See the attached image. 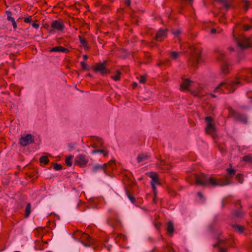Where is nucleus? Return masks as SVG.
Here are the masks:
<instances>
[{
  "instance_id": "63",
  "label": "nucleus",
  "mask_w": 252,
  "mask_h": 252,
  "mask_svg": "<svg viewBox=\"0 0 252 252\" xmlns=\"http://www.w3.org/2000/svg\"><path fill=\"white\" fill-rule=\"evenodd\" d=\"M155 225L157 229H159V227L160 226V223L158 222H157L155 223Z\"/></svg>"
},
{
  "instance_id": "9",
  "label": "nucleus",
  "mask_w": 252,
  "mask_h": 252,
  "mask_svg": "<svg viewBox=\"0 0 252 252\" xmlns=\"http://www.w3.org/2000/svg\"><path fill=\"white\" fill-rule=\"evenodd\" d=\"M194 179L196 183L198 185L206 187L208 185V177L203 173L199 175L195 174Z\"/></svg>"
},
{
  "instance_id": "38",
  "label": "nucleus",
  "mask_w": 252,
  "mask_h": 252,
  "mask_svg": "<svg viewBox=\"0 0 252 252\" xmlns=\"http://www.w3.org/2000/svg\"><path fill=\"white\" fill-rule=\"evenodd\" d=\"M184 56V52L174 51V61Z\"/></svg>"
},
{
  "instance_id": "32",
  "label": "nucleus",
  "mask_w": 252,
  "mask_h": 252,
  "mask_svg": "<svg viewBox=\"0 0 252 252\" xmlns=\"http://www.w3.org/2000/svg\"><path fill=\"white\" fill-rule=\"evenodd\" d=\"M233 215L236 218H242L244 216V213L239 210H234L233 211Z\"/></svg>"
},
{
  "instance_id": "41",
  "label": "nucleus",
  "mask_w": 252,
  "mask_h": 252,
  "mask_svg": "<svg viewBox=\"0 0 252 252\" xmlns=\"http://www.w3.org/2000/svg\"><path fill=\"white\" fill-rule=\"evenodd\" d=\"M230 168H228L226 169L227 173L230 175H233L235 174L236 170L235 169L231 168V167H232L231 164H230Z\"/></svg>"
},
{
  "instance_id": "28",
  "label": "nucleus",
  "mask_w": 252,
  "mask_h": 252,
  "mask_svg": "<svg viewBox=\"0 0 252 252\" xmlns=\"http://www.w3.org/2000/svg\"><path fill=\"white\" fill-rule=\"evenodd\" d=\"M107 223L112 227H114L116 224V220L115 219L109 217L107 219Z\"/></svg>"
},
{
  "instance_id": "40",
  "label": "nucleus",
  "mask_w": 252,
  "mask_h": 252,
  "mask_svg": "<svg viewBox=\"0 0 252 252\" xmlns=\"http://www.w3.org/2000/svg\"><path fill=\"white\" fill-rule=\"evenodd\" d=\"M53 168L55 170H60L63 168V166L61 164H58L57 163H53L52 164Z\"/></svg>"
},
{
  "instance_id": "13",
  "label": "nucleus",
  "mask_w": 252,
  "mask_h": 252,
  "mask_svg": "<svg viewBox=\"0 0 252 252\" xmlns=\"http://www.w3.org/2000/svg\"><path fill=\"white\" fill-rule=\"evenodd\" d=\"M147 175L152 179L151 185H160L158 175L156 172H149L147 173Z\"/></svg>"
},
{
  "instance_id": "19",
  "label": "nucleus",
  "mask_w": 252,
  "mask_h": 252,
  "mask_svg": "<svg viewBox=\"0 0 252 252\" xmlns=\"http://www.w3.org/2000/svg\"><path fill=\"white\" fill-rule=\"evenodd\" d=\"M150 157V155L149 153L141 154L138 155L137 158L138 163H140L145 161Z\"/></svg>"
},
{
  "instance_id": "57",
  "label": "nucleus",
  "mask_w": 252,
  "mask_h": 252,
  "mask_svg": "<svg viewBox=\"0 0 252 252\" xmlns=\"http://www.w3.org/2000/svg\"><path fill=\"white\" fill-rule=\"evenodd\" d=\"M218 242L219 243V245H224L225 244V241L220 238L218 239Z\"/></svg>"
},
{
  "instance_id": "10",
  "label": "nucleus",
  "mask_w": 252,
  "mask_h": 252,
  "mask_svg": "<svg viewBox=\"0 0 252 252\" xmlns=\"http://www.w3.org/2000/svg\"><path fill=\"white\" fill-rule=\"evenodd\" d=\"M34 142L33 136L31 134H28L25 136H22L20 138L19 143L23 146H27L31 143Z\"/></svg>"
},
{
  "instance_id": "26",
  "label": "nucleus",
  "mask_w": 252,
  "mask_h": 252,
  "mask_svg": "<svg viewBox=\"0 0 252 252\" xmlns=\"http://www.w3.org/2000/svg\"><path fill=\"white\" fill-rule=\"evenodd\" d=\"M92 153L93 154H94L96 153H101L103 154L104 157H107L108 154V151L107 150H105L103 149H97L92 151Z\"/></svg>"
},
{
  "instance_id": "51",
  "label": "nucleus",
  "mask_w": 252,
  "mask_h": 252,
  "mask_svg": "<svg viewBox=\"0 0 252 252\" xmlns=\"http://www.w3.org/2000/svg\"><path fill=\"white\" fill-rule=\"evenodd\" d=\"M165 164V162L163 160L159 161V163H157V166L158 168L160 169V166L164 167Z\"/></svg>"
},
{
  "instance_id": "64",
  "label": "nucleus",
  "mask_w": 252,
  "mask_h": 252,
  "mask_svg": "<svg viewBox=\"0 0 252 252\" xmlns=\"http://www.w3.org/2000/svg\"><path fill=\"white\" fill-rule=\"evenodd\" d=\"M93 147L94 148H97V147H99V146L98 145H97V143L96 142H94L93 145Z\"/></svg>"
},
{
  "instance_id": "39",
  "label": "nucleus",
  "mask_w": 252,
  "mask_h": 252,
  "mask_svg": "<svg viewBox=\"0 0 252 252\" xmlns=\"http://www.w3.org/2000/svg\"><path fill=\"white\" fill-rule=\"evenodd\" d=\"M236 178L239 183L242 184L244 181L243 175L240 173H238L236 175Z\"/></svg>"
},
{
  "instance_id": "37",
  "label": "nucleus",
  "mask_w": 252,
  "mask_h": 252,
  "mask_svg": "<svg viewBox=\"0 0 252 252\" xmlns=\"http://www.w3.org/2000/svg\"><path fill=\"white\" fill-rule=\"evenodd\" d=\"M249 1H248V0H244L241 3V6L243 8H244L245 10V11H247L248 8H249Z\"/></svg>"
},
{
  "instance_id": "46",
  "label": "nucleus",
  "mask_w": 252,
  "mask_h": 252,
  "mask_svg": "<svg viewBox=\"0 0 252 252\" xmlns=\"http://www.w3.org/2000/svg\"><path fill=\"white\" fill-rule=\"evenodd\" d=\"M80 64H81L83 70H89L90 68L88 67V65L87 63H86L84 62H81Z\"/></svg>"
},
{
  "instance_id": "48",
  "label": "nucleus",
  "mask_w": 252,
  "mask_h": 252,
  "mask_svg": "<svg viewBox=\"0 0 252 252\" xmlns=\"http://www.w3.org/2000/svg\"><path fill=\"white\" fill-rule=\"evenodd\" d=\"M165 252H173V249L171 245L168 244L165 249Z\"/></svg>"
},
{
  "instance_id": "60",
  "label": "nucleus",
  "mask_w": 252,
  "mask_h": 252,
  "mask_svg": "<svg viewBox=\"0 0 252 252\" xmlns=\"http://www.w3.org/2000/svg\"><path fill=\"white\" fill-rule=\"evenodd\" d=\"M32 26L35 29H38L39 27V25L35 23H33L32 24Z\"/></svg>"
},
{
  "instance_id": "61",
  "label": "nucleus",
  "mask_w": 252,
  "mask_h": 252,
  "mask_svg": "<svg viewBox=\"0 0 252 252\" xmlns=\"http://www.w3.org/2000/svg\"><path fill=\"white\" fill-rule=\"evenodd\" d=\"M126 5L130 6V0H124Z\"/></svg>"
},
{
  "instance_id": "12",
  "label": "nucleus",
  "mask_w": 252,
  "mask_h": 252,
  "mask_svg": "<svg viewBox=\"0 0 252 252\" xmlns=\"http://www.w3.org/2000/svg\"><path fill=\"white\" fill-rule=\"evenodd\" d=\"M191 82L192 81L190 80L187 79L182 84H181L180 88L182 90H187L189 91H190L191 94L194 96H198V93L197 92L195 91H191L189 88V87L190 85Z\"/></svg>"
},
{
  "instance_id": "36",
  "label": "nucleus",
  "mask_w": 252,
  "mask_h": 252,
  "mask_svg": "<svg viewBox=\"0 0 252 252\" xmlns=\"http://www.w3.org/2000/svg\"><path fill=\"white\" fill-rule=\"evenodd\" d=\"M39 161L41 163H44L45 164H47L49 162L48 157L45 156H41L39 158Z\"/></svg>"
},
{
  "instance_id": "47",
  "label": "nucleus",
  "mask_w": 252,
  "mask_h": 252,
  "mask_svg": "<svg viewBox=\"0 0 252 252\" xmlns=\"http://www.w3.org/2000/svg\"><path fill=\"white\" fill-rule=\"evenodd\" d=\"M181 29H178L176 31H174V38H177L178 40H179V35L181 33Z\"/></svg>"
},
{
  "instance_id": "11",
  "label": "nucleus",
  "mask_w": 252,
  "mask_h": 252,
  "mask_svg": "<svg viewBox=\"0 0 252 252\" xmlns=\"http://www.w3.org/2000/svg\"><path fill=\"white\" fill-rule=\"evenodd\" d=\"M79 241L85 247L90 246V244L93 243V241L90 235L84 232L81 235Z\"/></svg>"
},
{
  "instance_id": "3",
  "label": "nucleus",
  "mask_w": 252,
  "mask_h": 252,
  "mask_svg": "<svg viewBox=\"0 0 252 252\" xmlns=\"http://www.w3.org/2000/svg\"><path fill=\"white\" fill-rule=\"evenodd\" d=\"M229 115L233 117L235 121L240 122L244 124L248 123V118L246 115L239 113L232 108H228Z\"/></svg>"
},
{
  "instance_id": "22",
  "label": "nucleus",
  "mask_w": 252,
  "mask_h": 252,
  "mask_svg": "<svg viewBox=\"0 0 252 252\" xmlns=\"http://www.w3.org/2000/svg\"><path fill=\"white\" fill-rule=\"evenodd\" d=\"M171 65V61L168 60L166 59L164 61H159L158 62L157 65L159 67L163 68L164 67H167Z\"/></svg>"
},
{
  "instance_id": "15",
  "label": "nucleus",
  "mask_w": 252,
  "mask_h": 252,
  "mask_svg": "<svg viewBox=\"0 0 252 252\" xmlns=\"http://www.w3.org/2000/svg\"><path fill=\"white\" fill-rule=\"evenodd\" d=\"M107 164H96L95 165L93 169H92V172L93 173H96L98 170H101L104 171V172L106 174L108 175V172L107 171Z\"/></svg>"
},
{
  "instance_id": "62",
  "label": "nucleus",
  "mask_w": 252,
  "mask_h": 252,
  "mask_svg": "<svg viewBox=\"0 0 252 252\" xmlns=\"http://www.w3.org/2000/svg\"><path fill=\"white\" fill-rule=\"evenodd\" d=\"M6 14H7V19H8L9 17H12L11 16V12L10 11H6Z\"/></svg>"
},
{
  "instance_id": "6",
  "label": "nucleus",
  "mask_w": 252,
  "mask_h": 252,
  "mask_svg": "<svg viewBox=\"0 0 252 252\" xmlns=\"http://www.w3.org/2000/svg\"><path fill=\"white\" fill-rule=\"evenodd\" d=\"M107 63V61H104L103 63H97L92 68L95 72H100L103 75H106L110 73V70L106 67Z\"/></svg>"
},
{
  "instance_id": "59",
  "label": "nucleus",
  "mask_w": 252,
  "mask_h": 252,
  "mask_svg": "<svg viewBox=\"0 0 252 252\" xmlns=\"http://www.w3.org/2000/svg\"><path fill=\"white\" fill-rule=\"evenodd\" d=\"M75 144L74 143H70L68 144V148H69V151L72 150L75 148Z\"/></svg>"
},
{
  "instance_id": "23",
  "label": "nucleus",
  "mask_w": 252,
  "mask_h": 252,
  "mask_svg": "<svg viewBox=\"0 0 252 252\" xmlns=\"http://www.w3.org/2000/svg\"><path fill=\"white\" fill-rule=\"evenodd\" d=\"M116 241L117 243L125 242L127 241V237L122 234H119L116 237Z\"/></svg>"
},
{
  "instance_id": "31",
  "label": "nucleus",
  "mask_w": 252,
  "mask_h": 252,
  "mask_svg": "<svg viewBox=\"0 0 252 252\" xmlns=\"http://www.w3.org/2000/svg\"><path fill=\"white\" fill-rule=\"evenodd\" d=\"M216 1L222 5V6L225 7L226 10L230 8V5L228 3L226 0H216Z\"/></svg>"
},
{
  "instance_id": "43",
  "label": "nucleus",
  "mask_w": 252,
  "mask_h": 252,
  "mask_svg": "<svg viewBox=\"0 0 252 252\" xmlns=\"http://www.w3.org/2000/svg\"><path fill=\"white\" fill-rule=\"evenodd\" d=\"M217 220V217H216L215 218V220H214V222L211 223L209 226V228L210 229V230L213 232L214 231V229L216 227V220Z\"/></svg>"
},
{
  "instance_id": "44",
  "label": "nucleus",
  "mask_w": 252,
  "mask_h": 252,
  "mask_svg": "<svg viewBox=\"0 0 252 252\" xmlns=\"http://www.w3.org/2000/svg\"><path fill=\"white\" fill-rule=\"evenodd\" d=\"M7 20L11 22V24L14 29L17 28V24L14 18L9 17V18L7 19Z\"/></svg>"
},
{
  "instance_id": "42",
  "label": "nucleus",
  "mask_w": 252,
  "mask_h": 252,
  "mask_svg": "<svg viewBox=\"0 0 252 252\" xmlns=\"http://www.w3.org/2000/svg\"><path fill=\"white\" fill-rule=\"evenodd\" d=\"M172 167V165L170 164H166L164 165V167L160 166V169L163 171H168Z\"/></svg>"
},
{
  "instance_id": "34",
  "label": "nucleus",
  "mask_w": 252,
  "mask_h": 252,
  "mask_svg": "<svg viewBox=\"0 0 252 252\" xmlns=\"http://www.w3.org/2000/svg\"><path fill=\"white\" fill-rule=\"evenodd\" d=\"M232 227L235 229H236L238 232H239V233H242L243 232L244 229H245V228L244 226H240L237 224H233L232 225Z\"/></svg>"
},
{
  "instance_id": "7",
  "label": "nucleus",
  "mask_w": 252,
  "mask_h": 252,
  "mask_svg": "<svg viewBox=\"0 0 252 252\" xmlns=\"http://www.w3.org/2000/svg\"><path fill=\"white\" fill-rule=\"evenodd\" d=\"M208 184H211L214 186H225L232 183L231 178L228 177H225L221 180L217 181L216 180L212 177L208 178Z\"/></svg>"
},
{
  "instance_id": "56",
  "label": "nucleus",
  "mask_w": 252,
  "mask_h": 252,
  "mask_svg": "<svg viewBox=\"0 0 252 252\" xmlns=\"http://www.w3.org/2000/svg\"><path fill=\"white\" fill-rule=\"evenodd\" d=\"M32 21L31 16H30L29 17L25 18L24 19V22L25 23H31Z\"/></svg>"
},
{
  "instance_id": "25",
  "label": "nucleus",
  "mask_w": 252,
  "mask_h": 252,
  "mask_svg": "<svg viewBox=\"0 0 252 252\" xmlns=\"http://www.w3.org/2000/svg\"><path fill=\"white\" fill-rule=\"evenodd\" d=\"M246 70L251 74V77L249 78V77L242 74V76L243 79L247 82H252V68L247 69Z\"/></svg>"
},
{
  "instance_id": "33",
  "label": "nucleus",
  "mask_w": 252,
  "mask_h": 252,
  "mask_svg": "<svg viewBox=\"0 0 252 252\" xmlns=\"http://www.w3.org/2000/svg\"><path fill=\"white\" fill-rule=\"evenodd\" d=\"M116 73V74L111 76V78L115 81H119L121 79V74L122 73L119 70H117Z\"/></svg>"
},
{
  "instance_id": "29",
  "label": "nucleus",
  "mask_w": 252,
  "mask_h": 252,
  "mask_svg": "<svg viewBox=\"0 0 252 252\" xmlns=\"http://www.w3.org/2000/svg\"><path fill=\"white\" fill-rule=\"evenodd\" d=\"M31 212V204L30 203H28L26 205L25 208V217L28 218Z\"/></svg>"
},
{
  "instance_id": "53",
  "label": "nucleus",
  "mask_w": 252,
  "mask_h": 252,
  "mask_svg": "<svg viewBox=\"0 0 252 252\" xmlns=\"http://www.w3.org/2000/svg\"><path fill=\"white\" fill-rule=\"evenodd\" d=\"M243 28H244V30L248 31L252 29V26L248 25L247 24H245L243 26Z\"/></svg>"
},
{
  "instance_id": "14",
  "label": "nucleus",
  "mask_w": 252,
  "mask_h": 252,
  "mask_svg": "<svg viewBox=\"0 0 252 252\" xmlns=\"http://www.w3.org/2000/svg\"><path fill=\"white\" fill-rule=\"evenodd\" d=\"M51 27L53 30L63 31L64 29V25L63 23L60 22L58 20H55L52 22Z\"/></svg>"
},
{
  "instance_id": "21",
  "label": "nucleus",
  "mask_w": 252,
  "mask_h": 252,
  "mask_svg": "<svg viewBox=\"0 0 252 252\" xmlns=\"http://www.w3.org/2000/svg\"><path fill=\"white\" fill-rule=\"evenodd\" d=\"M79 39L80 41V43L82 45V46L84 47V49L85 50H89L90 49V46H89L88 43L86 39L83 37L82 36L79 35L78 36Z\"/></svg>"
},
{
  "instance_id": "55",
  "label": "nucleus",
  "mask_w": 252,
  "mask_h": 252,
  "mask_svg": "<svg viewBox=\"0 0 252 252\" xmlns=\"http://www.w3.org/2000/svg\"><path fill=\"white\" fill-rule=\"evenodd\" d=\"M205 120L207 123H209L213 121V119L211 116H207L205 118Z\"/></svg>"
},
{
  "instance_id": "20",
  "label": "nucleus",
  "mask_w": 252,
  "mask_h": 252,
  "mask_svg": "<svg viewBox=\"0 0 252 252\" xmlns=\"http://www.w3.org/2000/svg\"><path fill=\"white\" fill-rule=\"evenodd\" d=\"M125 191L127 197L133 204H135L136 203V201L135 198L132 195L131 189L126 187Z\"/></svg>"
},
{
  "instance_id": "18",
  "label": "nucleus",
  "mask_w": 252,
  "mask_h": 252,
  "mask_svg": "<svg viewBox=\"0 0 252 252\" xmlns=\"http://www.w3.org/2000/svg\"><path fill=\"white\" fill-rule=\"evenodd\" d=\"M50 52H63L65 53H69V51L68 49L63 47V46H56L55 47H53L51 48L50 50Z\"/></svg>"
},
{
  "instance_id": "4",
  "label": "nucleus",
  "mask_w": 252,
  "mask_h": 252,
  "mask_svg": "<svg viewBox=\"0 0 252 252\" xmlns=\"http://www.w3.org/2000/svg\"><path fill=\"white\" fill-rule=\"evenodd\" d=\"M217 59L221 62V73L226 74L229 72V65L227 63V59L224 54L220 51L218 52Z\"/></svg>"
},
{
  "instance_id": "5",
  "label": "nucleus",
  "mask_w": 252,
  "mask_h": 252,
  "mask_svg": "<svg viewBox=\"0 0 252 252\" xmlns=\"http://www.w3.org/2000/svg\"><path fill=\"white\" fill-rule=\"evenodd\" d=\"M241 82L239 81H230L228 82H222L215 88L214 92H217L219 89H220L221 87H225L227 90H229L231 92H234L236 89V86L240 84Z\"/></svg>"
},
{
  "instance_id": "35",
  "label": "nucleus",
  "mask_w": 252,
  "mask_h": 252,
  "mask_svg": "<svg viewBox=\"0 0 252 252\" xmlns=\"http://www.w3.org/2000/svg\"><path fill=\"white\" fill-rule=\"evenodd\" d=\"M73 156H69L65 158V163L67 166H71L72 164V159Z\"/></svg>"
},
{
  "instance_id": "17",
  "label": "nucleus",
  "mask_w": 252,
  "mask_h": 252,
  "mask_svg": "<svg viewBox=\"0 0 252 252\" xmlns=\"http://www.w3.org/2000/svg\"><path fill=\"white\" fill-rule=\"evenodd\" d=\"M166 29H159L158 31L157 32L156 36V40L158 41H161L162 39L165 37L166 34Z\"/></svg>"
},
{
  "instance_id": "8",
  "label": "nucleus",
  "mask_w": 252,
  "mask_h": 252,
  "mask_svg": "<svg viewBox=\"0 0 252 252\" xmlns=\"http://www.w3.org/2000/svg\"><path fill=\"white\" fill-rule=\"evenodd\" d=\"M89 162L88 157L84 154H79L76 157L74 160V165H78L80 167L85 166Z\"/></svg>"
},
{
  "instance_id": "52",
  "label": "nucleus",
  "mask_w": 252,
  "mask_h": 252,
  "mask_svg": "<svg viewBox=\"0 0 252 252\" xmlns=\"http://www.w3.org/2000/svg\"><path fill=\"white\" fill-rule=\"evenodd\" d=\"M146 80V77L144 75L140 76L139 79V83L141 84H144L145 83Z\"/></svg>"
},
{
  "instance_id": "45",
  "label": "nucleus",
  "mask_w": 252,
  "mask_h": 252,
  "mask_svg": "<svg viewBox=\"0 0 252 252\" xmlns=\"http://www.w3.org/2000/svg\"><path fill=\"white\" fill-rule=\"evenodd\" d=\"M244 161L248 163H252V157L249 156H244L243 158Z\"/></svg>"
},
{
  "instance_id": "2",
  "label": "nucleus",
  "mask_w": 252,
  "mask_h": 252,
  "mask_svg": "<svg viewBox=\"0 0 252 252\" xmlns=\"http://www.w3.org/2000/svg\"><path fill=\"white\" fill-rule=\"evenodd\" d=\"M201 57V50L195 47H192L190 49V57L189 58L190 63L194 67H197Z\"/></svg>"
},
{
  "instance_id": "50",
  "label": "nucleus",
  "mask_w": 252,
  "mask_h": 252,
  "mask_svg": "<svg viewBox=\"0 0 252 252\" xmlns=\"http://www.w3.org/2000/svg\"><path fill=\"white\" fill-rule=\"evenodd\" d=\"M106 164H107V168L108 167H112V168H113L114 166H115V161L114 160H111L110 161H109L108 163H107Z\"/></svg>"
},
{
  "instance_id": "27",
  "label": "nucleus",
  "mask_w": 252,
  "mask_h": 252,
  "mask_svg": "<svg viewBox=\"0 0 252 252\" xmlns=\"http://www.w3.org/2000/svg\"><path fill=\"white\" fill-rule=\"evenodd\" d=\"M167 233L170 236H172V233H173V224L172 221H170L168 222V224L167 227Z\"/></svg>"
},
{
  "instance_id": "16",
  "label": "nucleus",
  "mask_w": 252,
  "mask_h": 252,
  "mask_svg": "<svg viewBox=\"0 0 252 252\" xmlns=\"http://www.w3.org/2000/svg\"><path fill=\"white\" fill-rule=\"evenodd\" d=\"M124 183L125 185V189L126 187H127L131 189V188L135 184V183L128 176L127 174L125 175Z\"/></svg>"
},
{
  "instance_id": "49",
  "label": "nucleus",
  "mask_w": 252,
  "mask_h": 252,
  "mask_svg": "<svg viewBox=\"0 0 252 252\" xmlns=\"http://www.w3.org/2000/svg\"><path fill=\"white\" fill-rule=\"evenodd\" d=\"M95 142L97 143V145L99 146V147H102L103 145V142L101 138H97L96 139Z\"/></svg>"
},
{
  "instance_id": "24",
  "label": "nucleus",
  "mask_w": 252,
  "mask_h": 252,
  "mask_svg": "<svg viewBox=\"0 0 252 252\" xmlns=\"http://www.w3.org/2000/svg\"><path fill=\"white\" fill-rule=\"evenodd\" d=\"M206 132H214L216 131V128L215 126L212 124V123H209L207 124V126L206 128Z\"/></svg>"
},
{
  "instance_id": "1",
  "label": "nucleus",
  "mask_w": 252,
  "mask_h": 252,
  "mask_svg": "<svg viewBox=\"0 0 252 252\" xmlns=\"http://www.w3.org/2000/svg\"><path fill=\"white\" fill-rule=\"evenodd\" d=\"M233 38L237 46L241 50H245L251 47L249 39L242 35L236 34L234 28L233 32Z\"/></svg>"
},
{
  "instance_id": "54",
  "label": "nucleus",
  "mask_w": 252,
  "mask_h": 252,
  "mask_svg": "<svg viewBox=\"0 0 252 252\" xmlns=\"http://www.w3.org/2000/svg\"><path fill=\"white\" fill-rule=\"evenodd\" d=\"M218 252H227V249L222 247H219Z\"/></svg>"
},
{
  "instance_id": "30",
  "label": "nucleus",
  "mask_w": 252,
  "mask_h": 252,
  "mask_svg": "<svg viewBox=\"0 0 252 252\" xmlns=\"http://www.w3.org/2000/svg\"><path fill=\"white\" fill-rule=\"evenodd\" d=\"M83 232L82 231H80L79 230H77L76 231H74L73 233V238L79 241L80 239V237L81 236V235L83 234Z\"/></svg>"
},
{
  "instance_id": "58",
  "label": "nucleus",
  "mask_w": 252,
  "mask_h": 252,
  "mask_svg": "<svg viewBox=\"0 0 252 252\" xmlns=\"http://www.w3.org/2000/svg\"><path fill=\"white\" fill-rule=\"evenodd\" d=\"M151 186H152V188L153 189V190L154 195H155V196H156V195H157V189H156V185H151Z\"/></svg>"
}]
</instances>
